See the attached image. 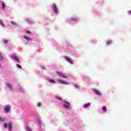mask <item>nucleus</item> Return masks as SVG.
<instances>
[{"label":"nucleus","mask_w":131,"mask_h":131,"mask_svg":"<svg viewBox=\"0 0 131 131\" xmlns=\"http://www.w3.org/2000/svg\"><path fill=\"white\" fill-rule=\"evenodd\" d=\"M0 25H2L3 27H5V25L4 24V23L2 21V20L0 19Z\"/></svg>","instance_id":"aec40b11"},{"label":"nucleus","mask_w":131,"mask_h":131,"mask_svg":"<svg viewBox=\"0 0 131 131\" xmlns=\"http://www.w3.org/2000/svg\"><path fill=\"white\" fill-rule=\"evenodd\" d=\"M41 67L42 68V69H43L45 68L43 66H41Z\"/></svg>","instance_id":"473e14b6"},{"label":"nucleus","mask_w":131,"mask_h":131,"mask_svg":"<svg viewBox=\"0 0 131 131\" xmlns=\"http://www.w3.org/2000/svg\"><path fill=\"white\" fill-rule=\"evenodd\" d=\"M93 92L95 93L97 96H101V92L96 89H93Z\"/></svg>","instance_id":"0eeeda50"},{"label":"nucleus","mask_w":131,"mask_h":131,"mask_svg":"<svg viewBox=\"0 0 131 131\" xmlns=\"http://www.w3.org/2000/svg\"><path fill=\"white\" fill-rule=\"evenodd\" d=\"M89 106H91V103H86L84 105V108H88V107H89Z\"/></svg>","instance_id":"4468645a"},{"label":"nucleus","mask_w":131,"mask_h":131,"mask_svg":"<svg viewBox=\"0 0 131 131\" xmlns=\"http://www.w3.org/2000/svg\"><path fill=\"white\" fill-rule=\"evenodd\" d=\"M0 67H2V66H1V64H0Z\"/></svg>","instance_id":"72a5a7b5"},{"label":"nucleus","mask_w":131,"mask_h":131,"mask_svg":"<svg viewBox=\"0 0 131 131\" xmlns=\"http://www.w3.org/2000/svg\"><path fill=\"white\" fill-rule=\"evenodd\" d=\"M26 130L27 131H32V129H31V128H30V127H29V126H26Z\"/></svg>","instance_id":"dca6fc26"},{"label":"nucleus","mask_w":131,"mask_h":131,"mask_svg":"<svg viewBox=\"0 0 131 131\" xmlns=\"http://www.w3.org/2000/svg\"><path fill=\"white\" fill-rule=\"evenodd\" d=\"M11 23L12 25H14L15 26H16V27H19V25L15 23L14 21H11Z\"/></svg>","instance_id":"f8f14e48"},{"label":"nucleus","mask_w":131,"mask_h":131,"mask_svg":"<svg viewBox=\"0 0 131 131\" xmlns=\"http://www.w3.org/2000/svg\"><path fill=\"white\" fill-rule=\"evenodd\" d=\"M75 86L76 89H79V86L77 84H75Z\"/></svg>","instance_id":"b1692460"},{"label":"nucleus","mask_w":131,"mask_h":131,"mask_svg":"<svg viewBox=\"0 0 131 131\" xmlns=\"http://www.w3.org/2000/svg\"><path fill=\"white\" fill-rule=\"evenodd\" d=\"M27 33H28L29 34H30V31H27Z\"/></svg>","instance_id":"c756f323"},{"label":"nucleus","mask_w":131,"mask_h":131,"mask_svg":"<svg viewBox=\"0 0 131 131\" xmlns=\"http://www.w3.org/2000/svg\"><path fill=\"white\" fill-rule=\"evenodd\" d=\"M11 59H12L14 61H16V62H17V63H19V62H20V60H19V58L16 56H11Z\"/></svg>","instance_id":"6e6552de"},{"label":"nucleus","mask_w":131,"mask_h":131,"mask_svg":"<svg viewBox=\"0 0 131 131\" xmlns=\"http://www.w3.org/2000/svg\"><path fill=\"white\" fill-rule=\"evenodd\" d=\"M6 85L7 88H8L9 89V90L11 92H13V91L14 90L13 89V86H12V85L11 84L7 83L6 84Z\"/></svg>","instance_id":"423d86ee"},{"label":"nucleus","mask_w":131,"mask_h":131,"mask_svg":"<svg viewBox=\"0 0 131 131\" xmlns=\"http://www.w3.org/2000/svg\"><path fill=\"white\" fill-rule=\"evenodd\" d=\"M12 126L11 124H9L8 125V130H9V131L12 130Z\"/></svg>","instance_id":"a211bd4d"},{"label":"nucleus","mask_w":131,"mask_h":131,"mask_svg":"<svg viewBox=\"0 0 131 131\" xmlns=\"http://www.w3.org/2000/svg\"><path fill=\"white\" fill-rule=\"evenodd\" d=\"M128 14H129V15H130V14H131V11L128 12Z\"/></svg>","instance_id":"2f4dec72"},{"label":"nucleus","mask_w":131,"mask_h":131,"mask_svg":"<svg viewBox=\"0 0 131 131\" xmlns=\"http://www.w3.org/2000/svg\"><path fill=\"white\" fill-rule=\"evenodd\" d=\"M26 21H27V22L29 23V24H32V23H33V21L31 20V19L29 18L26 19Z\"/></svg>","instance_id":"9b49d317"},{"label":"nucleus","mask_w":131,"mask_h":131,"mask_svg":"<svg viewBox=\"0 0 131 131\" xmlns=\"http://www.w3.org/2000/svg\"><path fill=\"white\" fill-rule=\"evenodd\" d=\"M52 10L56 15L58 14V9L57 8V5H56V4H53L52 5Z\"/></svg>","instance_id":"f03ea898"},{"label":"nucleus","mask_w":131,"mask_h":131,"mask_svg":"<svg viewBox=\"0 0 131 131\" xmlns=\"http://www.w3.org/2000/svg\"><path fill=\"white\" fill-rule=\"evenodd\" d=\"M48 82H50V83H55L56 81H54V79H47Z\"/></svg>","instance_id":"9d476101"},{"label":"nucleus","mask_w":131,"mask_h":131,"mask_svg":"<svg viewBox=\"0 0 131 131\" xmlns=\"http://www.w3.org/2000/svg\"><path fill=\"white\" fill-rule=\"evenodd\" d=\"M62 102H63V106L64 107V108H66V109L70 108V103H69L68 102L65 100L62 101Z\"/></svg>","instance_id":"f257e3e1"},{"label":"nucleus","mask_w":131,"mask_h":131,"mask_svg":"<svg viewBox=\"0 0 131 131\" xmlns=\"http://www.w3.org/2000/svg\"><path fill=\"white\" fill-rule=\"evenodd\" d=\"M72 19V20H73V21H76V20L77 19V18H71Z\"/></svg>","instance_id":"393cba45"},{"label":"nucleus","mask_w":131,"mask_h":131,"mask_svg":"<svg viewBox=\"0 0 131 131\" xmlns=\"http://www.w3.org/2000/svg\"><path fill=\"white\" fill-rule=\"evenodd\" d=\"M10 110H11V106L10 105H7L5 107L4 111L5 112H6V113H9Z\"/></svg>","instance_id":"20e7f679"},{"label":"nucleus","mask_w":131,"mask_h":131,"mask_svg":"<svg viewBox=\"0 0 131 131\" xmlns=\"http://www.w3.org/2000/svg\"><path fill=\"white\" fill-rule=\"evenodd\" d=\"M17 68H21V66L19 64H17Z\"/></svg>","instance_id":"c85d7f7f"},{"label":"nucleus","mask_w":131,"mask_h":131,"mask_svg":"<svg viewBox=\"0 0 131 131\" xmlns=\"http://www.w3.org/2000/svg\"><path fill=\"white\" fill-rule=\"evenodd\" d=\"M57 81H58V82L61 83V84H67V85L69 84V83H68L64 80H61L60 79H57Z\"/></svg>","instance_id":"39448f33"},{"label":"nucleus","mask_w":131,"mask_h":131,"mask_svg":"<svg viewBox=\"0 0 131 131\" xmlns=\"http://www.w3.org/2000/svg\"><path fill=\"white\" fill-rule=\"evenodd\" d=\"M24 38H25L26 39V40H28L29 41L32 40L31 38H30V37H27L26 36H24Z\"/></svg>","instance_id":"f3484780"},{"label":"nucleus","mask_w":131,"mask_h":131,"mask_svg":"<svg viewBox=\"0 0 131 131\" xmlns=\"http://www.w3.org/2000/svg\"><path fill=\"white\" fill-rule=\"evenodd\" d=\"M0 4H2V10H4L5 9V3H4L3 2H1L0 1Z\"/></svg>","instance_id":"2eb2a0df"},{"label":"nucleus","mask_w":131,"mask_h":131,"mask_svg":"<svg viewBox=\"0 0 131 131\" xmlns=\"http://www.w3.org/2000/svg\"><path fill=\"white\" fill-rule=\"evenodd\" d=\"M4 128H8V124L5 123L4 125Z\"/></svg>","instance_id":"4be33fe9"},{"label":"nucleus","mask_w":131,"mask_h":131,"mask_svg":"<svg viewBox=\"0 0 131 131\" xmlns=\"http://www.w3.org/2000/svg\"><path fill=\"white\" fill-rule=\"evenodd\" d=\"M56 99H57V100H60V101H62V98L60 97H57Z\"/></svg>","instance_id":"a878e982"},{"label":"nucleus","mask_w":131,"mask_h":131,"mask_svg":"<svg viewBox=\"0 0 131 131\" xmlns=\"http://www.w3.org/2000/svg\"><path fill=\"white\" fill-rule=\"evenodd\" d=\"M37 106L38 107H40V106H41V103H38L37 104Z\"/></svg>","instance_id":"5701e85b"},{"label":"nucleus","mask_w":131,"mask_h":131,"mask_svg":"<svg viewBox=\"0 0 131 131\" xmlns=\"http://www.w3.org/2000/svg\"><path fill=\"white\" fill-rule=\"evenodd\" d=\"M0 61H4V57L2 55V53H0Z\"/></svg>","instance_id":"6ab92c4d"},{"label":"nucleus","mask_w":131,"mask_h":131,"mask_svg":"<svg viewBox=\"0 0 131 131\" xmlns=\"http://www.w3.org/2000/svg\"><path fill=\"white\" fill-rule=\"evenodd\" d=\"M107 111V108H106V107L103 106L102 107V111H103L104 112H106V111Z\"/></svg>","instance_id":"412c9836"},{"label":"nucleus","mask_w":131,"mask_h":131,"mask_svg":"<svg viewBox=\"0 0 131 131\" xmlns=\"http://www.w3.org/2000/svg\"><path fill=\"white\" fill-rule=\"evenodd\" d=\"M0 121H4V119H3L1 118H0Z\"/></svg>","instance_id":"7c9ffc66"},{"label":"nucleus","mask_w":131,"mask_h":131,"mask_svg":"<svg viewBox=\"0 0 131 131\" xmlns=\"http://www.w3.org/2000/svg\"><path fill=\"white\" fill-rule=\"evenodd\" d=\"M112 42L111 41H108L107 42V45H110V43H111Z\"/></svg>","instance_id":"cd10ccee"},{"label":"nucleus","mask_w":131,"mask_h":131,"mask_svg":"<svg viewBox=\"0 0 131 131\" xmlns=\"http://www.w3.org/2000/svg\"><path fill=\"white\" fill-rule=\"evenodd\" d=\"M19 86V90L20 93H25V90H24V89H23V88H22L20 86Z\"/></svg>","instance_id":"ddd939ff"},{"label":"nucleus","mask_w":131,"mask_h":131,"mask_svg":"<svg viewBox=\"0 0 131 131\" xmlns=\"http://www.w3.org/2000/svg\"><path fill=\"white\" fill-rule=\"evenodd\" d=\"M4 43H7V42H8V40H4Z\"/></svg>","instance_id":"bb28decb"},{"label":"nucleus","mask_w":131,"mask_h":131,"mask_svg":"<svg viewBox=\"0 0 131 131\" xmlns=\"http://www.w3.org/2000/svg\"><path fill=\"white\" fill-rule=\"evenodd\" d=\"M64 59L66 61H67V62L70 63V64H72V65H73V61H72V59H71V58L66 56L64 57Z\"/></svg>","instance_id":"7ed1b4c3"},{"label":"nucleus","mask_w":131,"mask_h":131,"mask_svg":"<svg viewBox=\"0 0 131 131\" xmlns=\"http://www.w3.org/2000/svg\"><path fill=\"white\" fill-rule=\"evenodd\" d=\"M56 73L58 74V75H60L61 76H62V77H63L64 78H67V76H66L61 72H56Z\"/></svg>","instance_id":"1a4fd4ad"}]
</instances>
